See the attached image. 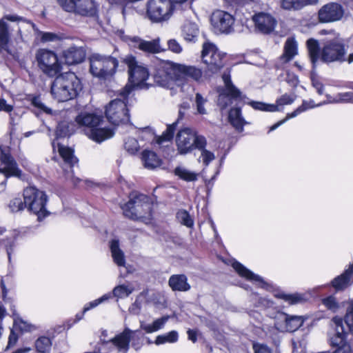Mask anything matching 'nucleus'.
Wrapping results in <instances>:
<instances>
[{
  "mask_svg": "<svg viewBox=\"0 0 353 353\" xmlns=\"http://www.w3.org/2000/svg\"><path fill=\"white\" fill-rule=\"evenodd\" d=\"M203 74L202 70L195 65L161 60L154 64L152 75L157 85L170 88L179 80L191 79L200 82L203 80Z\"/></svg>",
  "mask_w": 353,
  "mask_h": 353,
  "instance_id": "obj_1",
  "label": "nucleus"
},
{
  "mask_svg": "<svg viewBox=\"0 0 353 353\" xmlns=\"http://www.w3.org/2000/svg\"><path fill=\"white\" fill-rule=\"evenodd\" d=\"M82 89L80 79L72 72L56 77L51 85V94L58 102H64L75 98Z\"/></svg>",
  "mask_w": 353,
  "mask_h": 353,
  "instance_id": "obj_2",
  "label": "nucleus"
},
{
  "mask_svg": "<svg viewBox=\"0 0 353 353\" xmlns=\"http://www.w3.org/2000/svg\"><path fill=\"white\" fill-rule=\"evenodd\" d=\"M80 125L85 128V134L92 140L97 143L113 137L114 132L109 128H101L102 117L92 113H81L75 119Z\"/></svg>",
  "mask_w": 353,
  "mask_h": 353,
  "instance_id": "obj_3",
  "label": "nucleus"
},
{
  "mask_svg": "<svg viewBox=\"0 0 353 353\" xmlns=\"http://www.w3.org/2000/svg\"><path fill=\"white\" fill-rule=\"evenodd\" d=\"M130 93L131 86L125 85L120 92L122 99H113L105 106V117L112 124L118 125L130 121L128 105Z\"/></svg>",
  "mask_w": 353,
  "mask_h": 353,
  "instance_id": "obj_4",
  "label": "nucleus"
},
{
  "mask_svg": "<svg viewBox=\"0 0 353 353\" xmlns=\"http://www.w3.org/2000/svg\"><path fill=\"white\" fill-rule=\"evenodd\" d=\"M152 207L149 198L144 194H139L125 203L122 210L125 217L148 224L152 219Z\"/></svg>",
  "mask_w": 353,
  "mask_h": 353,
  "instance_id": "obj_5",
  "label": "nucleus"
},
{
  "mask_svg": "<svg viewBox=\"0 0 353 353\" xmlns=\"http://www.w3.org/2000/svg\"><path fill=\"white\" fill-rule=\"evenodd\" d=\"M90 71L95 77L108 80L114 77L119 66V61L111 55L93 53L89 57Z\"/></svg>",
  "mask_w": 353,
  "mask_h": 353,
  "instance_id": "obj_6",
  "label": "nucleus"
},
{
  "mask_svg": "<svg viewBox=\"0 0 353 353\" xmlns=\"http://www.w3.org/2000/svg\"><path fill=\"white\" fill-rule=\"evenodd\" d=\"M176 144L179 153L185 154L194 148L203 149L207 141L203 136L198 134L194 129L184 128L176 134Z\"/></svg>",
  "mask_w": 353,
  "mask_h": 353,
  "instance_id": "obj_7",
  "label": "nucleus"
},
{
  "mask_svg": "<svg viewBox=\"0 0 353 353\" xmlns=\"http://www.w3.org/2000/svg\"><path fill=\"white\" fill-rule=\"evenodd\" d=\"M201 58L203 63L206 65L205 76L210 77L218 72L224 65V54L212 43L205 42L203 44Z\"/></svg>",
  "mask_w": 353,
  "mask_h": 353,
  "instance_id": "obj_8",
  "label": "nucleus"
},
{
  "mask_svg": "<svg viewBox=\"0 0 353 353\" xmlns=\"http://www.w3.org/2000/svg\"><path fill=\"white\" fill-rule=\"evenodd\" d=\"M25 205L28 210L38 216V220L46 215L45 208L47 197L46 194L34 187H28L23 190Z\"/></svg>",
  "mask_w": 353,
  "mask_h": 353,
  "instance_id": "obj_9",
  "label": "nucleus"
},
{
  "mask_svg": "<svg viewBox=\"0 0 353 353\" xmlns=\"http://www.w3.org/2000/svg\"><path fill=\"white\" fill-rule=\"evenodd\" d=\"M58 5L66 12L81 17H93L97 8L94 0H57Z\"/></svg>",
  "mask_w": 353,
  "mask_h": 353,
  "instance_id": "obj_10",
  "label": "nucleus"
},
{
  "mask_svg": "<svg viewBox=\"0 0 353 353\" xmlns=\"http://www.w3.org/2000/svg\"><path fill=\"white\" fill-rule=\"evenodd\" d=\"M123 62L128 67L129 84L131 90L134 87L143 88L146 83L145 81L149 77L148 70L142 64H139L133 56H126Z\"/></svg>",
  "mask_w": 353,
  "mask_h": 353,
  "instance_id": "obj_11",
  "label": "nucleus"
},
{
  "mask_svg": "<svg viewBox=\"0 0 353 353\" xmlns=\"http://www.w3.org/2000/svg\"><path fill=\"white\" fill-rule=\"evenodd\" d=\"M347 50L342 39L335 38L327 41L321 52V60L325 63L344 62Z\"/></svg>",
  "mask_w": 353,
  "mask_h": 353,
  "instance_id": "obj_12",
  "label": "nucleus"
},
{
  "mask_svg": "<svg viewBox=\"0 0 353 353\" xmlns=\"http://www.w3.org/2000/svg\"><path fill=\"white\" fill-rule=\"evenodd\" d=\"M38 66L43 73L54 77L61 70V65L57 54L52 50L39 49L36 54Z\"/></svg>",
  "mask_w": 353,
  "mask_h": 353,
  "instance_id": "obj_13",
  "label": "nucleus"
},
{
  "mask_svg": "<svg viewBox=\"0 0 353 353\" xmlns=\"http://www.w3.org/2000/svg\"><path fill=\"white\" fill-rule=\"evenodd\" d=\"M173 5L169 0H149L147 3L146 15L152 22H161L170 19Z\"/></svg>",
  "mask_w": 353,
  "mask_h": 353,
  "instance_id": "obj_14",
  "label": "nucleus"
},
{
  "mask_svg": "<svg viewBox=\"0 0 353 353\" xmlns=\"http://www.w3.org/2000/svg\"><path fill=\"white\" fill-rule=\"evenodd\" d=\"M332 322L335 325V333L330 339V344L334 347H338L334 353H353V347L345 342L346 332L342 319L334 317Z\"/></svg>",
  "mask_w": 353,
  "mask_h": 353,
  "instance_id": "obj_15",
  "label": "nucleus"
},
{
  "mask_svg": "<svg viewBox=\"0 0 353 353\" xmlns=\"http://www.w3.org/2000/svg\"><path fill=\"white\" fill-rule=\"evenodd\" d=\"M0 173L3 174L6 176L20 177L21 170L19 168L18 165L10 154L8 147H0Z\"/></svg>",
  "mask_w": 353,
  "mask_h": 353,
  "instance_id": "obj_16",
  "label": "nucleus"
},
{
  "mask_svg": "<svg viewBox=\"0 0 353 353\" xmlns=\"http://www.w3.org/2000/svg\"><path fill=\"white\" fill-rule=\"evenodd\" d=\"M304 319L301 316H291L278 312L275 316L274 326L280 332H294L302 326Z\"/></svg>",
  "mask_w": 353,
  "mask_h": 353,
  "instance_id": "obj_17",
  "label": "nucleus"
},
{
  "mask_svg": "<svg viewBox=\"0 0 353 353\" xmlns=\"http://www.w3.org/2000/svg\"><path fill=\"white\" fill-rule=\"evenodd\" d=\"M222 79L225 84V88L222 89L218 98V105L221 108L230 105L231 99H236L241 97V92L232 83L229 72H224Z\"/></svg>",
  "mask_w": 353,
  "mask_h": 353,
  "instance_id": "obj_18",
  "label": "nucleus"
},
{
  "mask_svg": "<svg viewBox=\"0 0 353 353\" xmlns=\"http://www.w3.org/2000/svg\"><path fill=\"white\" fill-rule=\"evenodd\" d=\"M344 14L343 6L334 2L328 3L322 6L318 12L320 22L330 23L339 21Z\"/></svg>",
  "mask_w": 353,
  "mask_h": 353,
  "instance_id": "obj_19",
  "label": "nucleus"
},
{
  "mask_svg": "<svg viewBox=\"0 0 353 353\" xmlns=\"http://www.w3.org/2000/svg\"><path fill=\"white\" fill-rule=\"evenodd\" d=\"M211 23L216 30L228 34L233 30L234 18L227 12L216 10L212 14Z\"/></svg>",
  "mask_w": 353,
  "mask_h": 353,
  "instance_id": "obj_20",
  "label": "nucleus"
},
{
  "mask_svg": "<svg viewBox=\"0 0 353 353\" xmlns=\"http://www.w3.org/2000/svg\"><path fill=\"white\" fill-rule=\"evenodd\" d=\"M6 21L12 22H29L22 17L17 14H5L0 19V50H8V44L10 41L9 27Z\"/></svg>",
  "mask_w": 353,
  "mask_h": 353,
  "instance_id": "obj_21",
  "label": "nucleus"
},
{
  "mask_svg": "<svg viewBox=\"0 0 353 353\" xmlns=\"http://www.w3.org/2000/svg\"><path fill=\"white\" fill-rule=\"evenodd\" d=\"M131 42L134 48L146 53L156 54L163 50L160 45L159 38L151 41H145L139 37H134L131 39Z\"/></svg>",
  "mask_w": 353,
  "mask_h": 353,
  "instance_id": "obj_22",
  "label": "nucleus"
},
{
  "mask_svg": "<svg viewBox=\"0 0 353 353\" xmlns=\"http://www.w3.org/2000/svg\"><path fill=\"white\" fill-rule=\"evenodd\" d=\"M298 52L297 43L294 39L288 38L284 45L283 53L275 64L277 69H283L285 64L290 61Z\"/></svg>",
  "mask_w": 353,
  "mask_h": 353,
  "instance_id": "obj_23",
  "label": "nucleus"
},
{
  "mask_svg": "<svg viewBox=\"0 0 353 353\" xmlns=\"http://www.w3.org/2000/svg\"><path fill=\"white\" fill-rule=\"evenodd\" d=\"M253 21L256 28L264 34L272 32L276 23L275 19L272 16L264 12L256 14L253 17Z\"/></svg>",
  "mask_w": 353,
  "mask_h": 353,
  "instance_id": "obj_24",
  "label": "nucleus"
},
{
  "mask_svg": "<svg viewBox=\"0 0 353 353\" xmlns=\"http://www.w3.org/2000/svg\"><path fill=\"white\" fill-rule=\"evenodd\" d=\"M68 65H75L83 62L85 58V50L83 47L70 46L63 52Z\"/></svg>",
  "mask_w": 353,
  "mask_h": 353,
  "instance_id": "obj_25",
  "label": "nucleus"
},
{
  "mask_svg": "<svg viewBox=\"0 0 353 353\" xmlns=\"http://www.w3.org/2000/svg\"><path fill=\"white\" fill-rule=\"evenodd\" d=\"M325 103V102L320 103L319 104H315L313 100L303 101L301 105H300L299 108H297L294 112H292V113H288L284 119L277 122L276 123H275L274 125L271 126L269 132L276 130L278 127H279L281 125H282L283 123L286 122L288 119L296 117L301 112H303L308 109L320 106Z\"/></svg>",
  "mask_w": 353,
  "mask_h": 353,
  "instance_id": "obj_26",
  "label": "nucleus"
},
{
  "mask_svg": "<svg viewBox=\"0 0 353 353\" xmlns=\"http://www.w3.org/2000/svg\"><path fill=\"white\" fill-rule=\"evenodd\" d=\"M352 274L353 263L342 274L338 276L332 281V286L336 290H341L346 288L353 282Z\"/></svg>",
  "mask_w": 353,
  "mask_h": 353,
  "instance_id": "obj_27",
  "label": "nucleus"
},
{
  "mask_svg": "<svg viewBox=\"0 0 353 353\" xmlns=\"http://www.w3.org/2000/svg\"><path fill=\"white\" fill-rule=\"evenodd\" d=\"M132 333H134V331L126 327L121 333L114 337L111 341L119 350L126 352L129 349Z\"/></svg>",
  "mask_w": 353,
  "mask_h": 353,
  "instance_id": "obj_28",
  "label": "nucleus"
},
{
  "mask_svg": "<svg viewBox=\"0 0 353 353\" xmlns=\"http://www.w3.org/2000/svg\"><path fill=\"white\" fill-rule=\"evenodd\" d=\"M232 267L241 276L244 277L249 281L259 283V285L261 288L265 286V283L260 276L254 274L238 261L233 262Z\"/></svg>",
  "mask_w": 353,
  "mask_h": 353,
  "instance_id": "obj_29",
  "label": "nucleus"
},
{
  "mask_svg": "<svg viewBox=\"0 0 353 353\" xmlns=\"http://www.w3.org/2000/svg\"><path fill=\"white\" fill-rule=\"evenodd\" d=\"M169 286L173 291L186 292L190 289L185 274H173L168 280Z\"/></svg>",
  "mask_w": 353,
  "mask_h": 353,
  "instance_id": "obj_30",
  "label": "nucleus"
},
{
  "mask_svg": "<svg viewBox=\"0 0 353 353\" xmlns=\"http://www.w3.org/2000/svg\"><path fill=\"white\" fill-rule=\"evenodd\" d=\"M199 34L197 24L190 21H186L181 27V34L188 42H195Z\"/></svg>",
  "mask_w": 353,
  "mask_h": 353,
  "instance_id": "obj_31",
  "label": "nucleus"
},
{
  "mask_svg": "<svg viewBox=\"0 0 353 353\" xmlns=\"http://www.w3.org/2000/svg\"><path fill=\"white\" fill-rule=\"evenodd\" d=\"M57 149L65 165L72 168L78 163V159L74 154V150L72 148L57 143Z\"/></svg>",
  "mask_w": 353,
  "mask_h": 353,
  "instance_id": "obj_32",
  "label": "nucleus"
},
{
  "mask_svg": "<svg viewBox=\"0 0 353 353\" xmlns=\"http://www.w3.org/2000/svg\"><path fill=\"white\" fill-rule=\"evenodd\" d=\"M319 0H281V7L285 10L297 11L308 5H314Z\"/></svg>",
  "mask_w": 353,
  "mask_h": 353,
  "instance_id": "obj_33",
  "label": "nucleus"
},
{
  "mask_svg": "<svg viewBox=\"0 0 353 353\" xmlns=\"http://www.w3.org/2000/svg\"><path fill=\"white\" fill-rule=\"evenodd\" d=\"M169 318V316H163L154 320L152 323L141 322L140 327L148 334L156 332L164 327Z\"/></svg>",
  "mask_w": 353,
  "mask_h": 353,
  "instance_id": "obj_34",
  "label": "nucleus"
},
{
  "mask_svg": "<svg viewBox=\"0 0 353 353\" xmlns=\"http://www.w3.org/2000/svg\"><path fill=\"white\" fill-rule=\"evenodd\" d=\"M110 248L114 262L119 267L125 266V256L123 252L119 248V241L117 239L112 240Z\"/></svg>",
  "mask_w": 353,
  "mask_h": 353,
  "instance_id": "obj_35",
  "label": "nucleus"
},
{
  "mask_svg": "<svg viewBox=\"0 0 353 353\" xmlns=\"http://www.w3.org/2000/svg\"><path fill=\"white\" fill-rule=\"evenodd\" d=\"M141 159L144 167L147 169L153 170L161 165V160L157 155L150 150H144Z\"/></svg>",
  "mask_w": 353,
  "mask_h": 353,
  "instance_id": "obj_36",
  "label": "nucleus"
},
{
  "mask_svg": "<svg viewBox=\"0 0 353 353\" xmlns=\"http://www.w3.org/2000/svg\"><path fill=\"white\" fill-rule=\"evenodd\" d=\"M229 121L230 123L239 132L243 131V126L246 123L241 116L240 108H232L229 112Z\"/></svg>",
  "mask_w": 353,
  "mask_h": 353,
  "instance_id": "obj_37",
  "label": "nucleus"
},
{
  "mask_svg": "<svg viewBox=\"0 0 353 353\" xmlns=\"http://www.w3.org/2000/svg\"><path fill=\"white\" fill-rule=\"evenodd\" d=\"M179 114L177 121L174 122L172 124L168 125L166 130L162 134V135L157 137V142L158 144L161 145L165 141H170L172 140L179 120L181 119L183 117V113L181 109L179 110Z\"/></svg>",
  "mask_w": 353,
  "mask_h": 353,
  "instance_id": "obj_38",
  "label": "nucleus"
},
{
  "mask_svg": "<svg viewBox=\"0 0 353 353\" xmlns=\"http://www.w3.org/2000/svg\"><path fill=\"white\" fill-rule=\"evenodd\" d=\"M307 47L310 61L314 67L316 63L321 59L319 42L316 39H310L307 41Z\"/></svg>",
  "mask_w": 353,
  "mask_h": 353,
  "instance_id": "obj_39",
  "label": "nucleus"
},
{
  "mask_svg": "<svg viewBox=\"0 0 353 353\" xmlns=\"http://www.w3.org/2000/svg\"><path fill=\"white\" fill-rule=\"evenodd\" d=\"M175 175L186 181H194L197 179V174L184 167L179 166L174 170Z\"/></svg>",
  "mask_w": 353,
  "mask_h": 353,
  "instance_id": "obj_40",
  "label": "nucleus"
},
{
  "mask_svg": "<svg viewBox=\"0 0 353 353\" xmlns=\"http://www.w3.org/2000/svg\"><path fill=\"white\" fill-rule=\"evenodd\" d=\"M179 335L176 331L172 330L163 335H159L155 340L157 345L165 343H175L178 341Z\"/></svg>",
  "mask_w": 353,
  "mask_h": 353,
  "instance_id": "obj_41",
  "label": "nucleus"
},
{
  "mask_svg": "<svg viewBox=\"0 0 353 353\" xmlns=\"http://www.w3.org/2000/svg\"><path fill=\"white\" fill-rule=\"evenodd\" d=\"M52 345V342L50 338L46 336L39 337L35 341V347L37 350L41 353H46L48 352Z\"/></svg>",
  "mask_w": 353,
  "mask_h": 353,
  "instance_id": "obj_42",
  "label": "nucleus"
},
{
  "mask_svg": "<svg viewBox=\"0 0 353 353\" xmlns=\"http://www.w3.org/2000/svg\"><path fill=\"white\" fill-rule=\"evenodd\" d=\"M329 103H353V92L339 93L328 98Z\"/></svg>",
  "mask_w": 353,
  "mask_h": 353,
  "instance_id": "obj_43",
  "label": "nucleus"
},
{
  "mask_svg": "<svg viewBox=\"0 0 353 353\" xmlns=\"http://www.w3.org/2000/svg\"><path fill=\"white\" fill-rule=\"evenodd\" d=\"M134 290L132 287L125 285H120L113 289L112 294L118 299H123L128 296Z\"/></svg>",
  "mask_w": 353,
  "mask_h": 353,
  "instance_id": "obj_44",
  "label": "nucleus"
},
{
  "mask_svg": "<svg viewBox=\"0 0 353 353\" xmlns=\"http://www.w3.org/2000/svg\"><path fill=\"white\" fill-rule=\"evenodd\" d=\"M32 105L37 108L41 113H46L47 114H52L53 111L51 108L46 106L41 101L39 97H32L31 99Z\"/></svg>",
  "mask_w": 353,
  "mask_h": 353,
  "instance_id": "obj_45",
  "label": "nucleus"
},
{
  "mask_svg": "<svg viewBox=\"0 0 353 353\" xmlns=\"http://www.w3.org/2000/svg\"><path fill=\"white\" fill-rule=\"evenodd\" d=\"M250 105L255 110H263L267 112H276L279 109L274 104H268L259 101H251Z\"/></svg>",
  "mask_w": 353,
  "mask_h": 353,
  "instance_id": "obj_46",
  "label": "nucleus"
},
{
  "mask_svg": "<svg viewBox=\"0 0 353 353\" xmlns=\"http://www.w3.org/2000/svg\"><path fill=\"white\" fill-rule=\"evenodd\" d=\"M14 316V325L22 332H29L33 328V325L27 321H23L18 314L13 313Z\"/></svg>",
  "mask_w": 353,
  "mask_h": 353,
  "instance_id": "obj_47",
  "label": "nucleus"
},
{
  "mask_svg": "<svg viewBox=\"0 0 353 353\" xmlns=\"http://www.w3.org/2000/svg\"><path fill=\"white\" fill-rule=\"evenodd\" d=\"M125 150L130 154H135L139 149L137 140L132 137H128L124 142Z\"/></svg>",
  "mask_w": 353,
  "mask_h": 353,
  "instance_id": "obj_48",
  "label": "nucleus"
},
{
  "mask_svg": "<svg viewBox=\"0 0 353 353\" xmlns=\"http://www.w3.org/2000/svg\"><path fill=\"white\" fill-rule=\"evenodd\" d=\"M176 217L179 221L186 225L187 227H192L193 225V220L191 219L188 212L185 210H181L177 212Z\"/></svg>",
  "mask_w": 353,
  "mask_h": 353,
  "instance_id": "obj_49",
  "label": "nucleus"
},
{
  "mask_svg": "<svg viewBox=\"0 0 353 353\" xmlns=\"http://www.w3.org/2000/svg\"><path fill=\"white\" fill-rule=\"evenodd\" d=\"M295 99L296 96L294 94H284L276 99L274 105H277V108H279V106L290 105L294 101Z\"/></svg>",
  "mask_w": 353,
  "mask_h": 353,
  "instance_id": "obj_50",
  "label": "nucleus"
},
{
  "mask_svg": "<svg viewBox=\"0 0 353 353\" xmlns=\"http://www.w3.org/2000/svg\"><path fill=\"white\" fill-rule=\"evenodd\" d=\"M168 49L175 54H181L183 52V46L175 39H169L167 42Z\"/></svg>",
  "mask_w": 353,
  "mask_h": 353,
  "instance_id": "obj_51",
  "label": "nucleus"
},
{
  "mask_svg": "<svg viewBox=\"0 0 353 353\" xmlns=\"http://www.w3.org/2000/svg\"><path fill=\"white\" fill-rule=\"evenodd\" d=\"M322 303L328 310H330L332 312H336L339 307L336 299L332 296L323 299L322 300Z\"/></svg>",
  "mask_w": 353,
  "mask_h": 353,
  "instance_id": "obj_52",
  "label": "nucleus"
},
{
  "mask_svg": "<svg viewBox=\"0 0 353 353\" xmlns=\"http://www.w3.org/2000/svg\"><path fill=\"white\" fill-rule=\"evenodd\" d=\"M206 99H204L200 93L196 94L195 103L196 106L197 112L200 114H206V110L204 108V104L206 103Z\"/></svg>",
  "mask_w": 353,
  "mask_h": 353,
  "instance_id": "obj_53",
  "label": "nucleus"
},
{
  "mask_svg": "<svg viewBox=\"0 0 353 353\" xmlns=\"http://www.w3.org/2000/svg\"><path fill=\"white\" fill-rule=\"evenodd\" d=\"M9 208L12 212H15L23 210L26 206L20 198H14L10 201Z\"/></svg>",
  "mask_w": 353,
  "mask_h": 353,
  "instance_id": "obj_54",
  "label": "nucleus"
},
{
  "mask_svg": "<svg viewBox=\"0 0 353 353\" xmlns=\"http://www.w3.org/2000/svg\"><path fill=\"white\" fill-rule=\"evenodd\" d=\"M40 34L41 35V40L42 42L57 41L61 38L59 34L53 32H41Z\"/></svg>",
  "mask_w": 353,
  "mask_h": 353,
  "instance_id": "obj_55",
  "label": "nucleus"
},
{
  "mask_svg": "<svg viewBox=\"0 0 353 353\" xmlns=\"http://www.w3.org/2000/svg\"><path fill=\"white\" fill-rule=\"evenodd\" d=\"M345 323L351 332H353V304H352L347 310L345 316Z\"/></svg>",
  "mask_w": 353,
  "mask_h": 353,
  "instance_id": "obj_56",
  "label": "nucleus"
},
{
  "mask_svg": "<svg viewBox=\"0 0 353 353\" xmlns=\"http://www.w3.org/2000/svg\"><path fill=\"white\" fill-rule=\"evenodd\" d=\"M199 150H201V158L203 163L205 165H208L214 159V154L210 151L205 149V148Z\"/></svg>",
  "mask_w": 353,
  "mask_h": 353,
  "instance_id": "obj_57",
  "label": "nucleus"
},
{
  "mask_svg": "<svg viewBox=\"0 0 353 353\" xmlns=\"http://www.w3.org/2000/svg\"><path fill=\"white\" fill-rule=\"evenodd\" d=\"M282 299L289 302L290 304H296L301 301L302 297L300 294H281Z\"/></svg>",
  "mask_w": 353,
  "mask_h": 353,
  "instance_id": "obj_58",
  "label": "nucleus"
},
{
  "mask_svg": "<svg viewBox=\"0 0 353 353\" xmlns=\"http://www.w3.org/2000/svg\"><path fill=\"white\" fill-rule=\"evenodd\" d=\"M17 340H18L17 334H15V332L12 330H11L10 334L8 337V345H7L6 350H8V348L14 346L17 343Z\"/></svg>",
  "mask_w": 353,
  "mask_h": 353,
  "instance_id": "obj_59",
  "label": "nucleus"
},
{
  "mask_svg": "<svg viewBox=\"0 0 353 353\" xmlns=\"http://www.w3.org/2000/svg\"><path fill=\"white\" fill-rule=\"evenodd\" d=\"M253 349L254 353H271L270 350L266 345L261 344H254Z\"/></svg>",
  "mask_w": 353,
  "mask_h": 353,
  "instance_id": "obj_60",
  "label": "nucleus"
},
{
  "mask_svg": "<svg viewBox=\"0 0 353 353\" xmlns=\"http://www.w3.org/2000/svg\"><path fill=\"white\" fill-rule=\"evenodd\" d=\"M12 109V106L7 104L4 99H0V111L10 112Z\"/></svg>",
  "mask_w": 353,
  "mask_h": 353,
  "instance_id": "obj_61",
  "label": "nucleus"
},
{
  "mask_svg": "<svg viewBox=\"0 0 353 353\" xmlns=\"http://www.w3.org/2000/svg\"><path fill=\"white\" fill-rule=\"evenodd\" d=\"M101 303L99 302V299L94 300L93 301L90 302L87 305L85 306L83 309V312L88 311L89 310L97 307Z\"/></svg>",
  "mask_w": 353,
  "mask_h": 353,
  "instance_id": "obj_62",
  "label": "nucleus"
},
{
  "mask_svg": "<svg viewBox=\"0 0 353 353\" xmlns=\"http://www.w3.org/2000/svg\"><path fill=\"white\" fill-rule=\"evenodd\" d=\"M188 339L192 341L193 343L196 341V331L194 330H188L187 332Z\"/></svg>",
  "mask_w": 353,
  "mask_h": 353,
  "instance_id": "obj_63",
  "label": "nucleus"
},
{
  "mask_svg": "<svg viewBox=\"0 0 353 353\" xmlns=\"http://www.w3.org/2000/svg\"><path fill=\"white\" fill-rule=\"evenodd\" d=\"M312 84L319 94H323V85L321 83L313 81Z\"/></svg>",
  "mask_w": 353,
  "mask_h": 353,
  "instance_id": "obj_64",
  "label": "nucleus"
}]
</instances>
